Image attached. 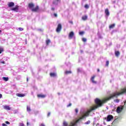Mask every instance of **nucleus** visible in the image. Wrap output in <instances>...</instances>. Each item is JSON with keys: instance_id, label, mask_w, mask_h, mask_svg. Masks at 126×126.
I'll use <instances>...</instances> for the list:
<instances>
[{"instance_id": "nucleus-1", "label": "nucleus", "mask_w": 126, "mask_h": 126, "mask_svg": "<svg viewBox=\"0 0 126 126\" xmlns=\"http://www.w3.org/2000/svg\"><path fill=\"white\" fill-rule=\"evenodd\" d=\"M35 7V4L33 3H29L28 4V7L31 9L32 12H37L39 11V6L37 5Z\"/></svg>"}, {"instance_id": "nucleus-2", "label": "nucleus", "mask_w": 126, "mask_h": 126, "mask_svg": "<svg viewBox=\"0 0 126 126\" xmlns=\"http://www.w3.org/2000/svg\"><path fill=\"white\" fill-rule=\"evenodd\" d=\"M85 118V113L83 115H82L81 116V117H80L79 119H78L76 121V122L75 123H72L71 122L69 126H76V124H77V123H78V122H79V121H80L81 120H82L83 119Z\"/></svg>"}, {"instance_id": "nucleus-3", "label": "nucleus", "mask_w": 126, "mask_h": 126, "mask_svg": "<svg viewBox=\"0 0 126 126\" xmlns=\"http://www.w3.org/2000/svg\"><path fill=\"white\" fill-rule=\"evenodd\" d=\"M124 106L121 105L120 106H118L117 107V109H116V112L118 113V114H120V113H121L123 111V110H124Z\"/></svg>"}, {"instance_id": "nucleus-4", "label": "nucleus", "mask_w": 126, "mask_h": 126, "mask_svg": "<svg viewBox=\"0 0 126 126\" xmlns=\"http://www.w3.org/2000/svg\"><path fill=\"white\" fill-rule=\"evenodd\" d=\"M62 28H63L62 26V24H59L56 29V32H57L58 33L61 32V31L62 30Z\"/></svg>"}, {"instance_id": "nucleus-5", "label": "nucleus", "mask_w": 126, "mask_h": 126, "mask_svg": "<svg viewBox=\"0 0 126 126\" xmlns=\"http://www.w3.org/2000/svg\"><path fill=\"white\" fill-rule=\"evenodd\" d=\"M114 119V116L111 115H109L107 117V122H111Z\"/></svg>"}, {"instance_id": "nucleus-6", "label": "nucleus", "mask_w": 126, "mask_h": 126, "mask_svg": "<svg viewBox=\"0 0 126 126\" xmlns=\"http://www.w3.org/2000/svg\"><path fill=\"white\" fill-rule=\"evenodd\" d=\"M73 36H74V32H70L68 35L69 39H72Z\"/></svg>"}, {"instance_id": "nucleus-7", "label": "nucleus", "mask_w": 126, "mask_h": 126, "mask_svg": "<svg viewBox=\"0 0 126 126\" xmlns=\"http://www.w3.org/2000/svg\"><path fill=\"white\" fill-rule=\"evenodd\" d=\"M19 9V6L18 5H16L15 7L12 8L11 10H13V11H17Z\"/></svg>"}, {"instance_id": "nucleus-8", "label": "nucleus", "mask_w": 126, "mask_h": 126, "mask_svg": "<svg viewBox=\"0 0 126 126\" xmlns=\"http://www.w3.org/2000/svg\"><path fill=\"white\" fill-rule=\"evenodd\" d=\"M38 98H44L46 97V95L43 94H37Z\"/></svg>"}, {"instance_id": "nucleus-9", "label": "nucleus", "mask_w": 126, "mask_h": 126, "mask_svg": "<svg viewBox=\"0 0 126 126\" xmlns=\"http://www.w3.org/2000/svg\"><path fill=\"white\" fill-rule=\"evenodd\" d=\"M95 77V76H93V77H92V78L91 79V80L92 81V83H94V84H96L97 83V82H96V81L94 80Z\"/></svg>"}, {"instance_id": "nucleus-10", "label": "nucleus", "mask_w": 126, "mask_h": 126, "mask_svg": "<svg viewBox=\"0 0 126 126\" xmlns=\"http://www.w3.org/2000/svg\"><path fill=\"white\" fill-rule=\"evenodd\" d=\"M14 5V2H10L8 3V7H13Z\"/></svg>"}, {"instance_id": "nucleus-11", "label": "nucleus", "mask_w": 126, "mask_h": 126, "mask_svg": "<svg viewBox=\"0 0 126 126\" xmlns=\"http://www.w3.org/2000/svg\"><path fill=\"white\" fill-rule=\"evenodd\" d=\"M105 13L106 16H109V15H110V12H109V9L108 8L105 9Z\"/></svg>"}, {"instance_id": "nucleus-12", "label": "nucleus", "mask_w": 126, "mask_h": 126, "mask_svg": "<svg viewBox=\"0 0 126 126\" xmlns=\"http://www.w3.org/2000/svg\"><path fill=\"white\" fill-rule=\"evenodd\" d=\"M50 76L51 77H56L57 76V73H50Z\"/></svg>"}, {"instance_id": "nucleus-13", "label": "nucleus", "mask_w": 126, "mask_h": 126, "mask_svg": "<svg viewBox=\"0 0 126 126\" xmlns=\"http://www.w3.org/2000/svg\"><path fill=\"white\" fill-rule=\"evenodd\" d=\"M115 26H116V24H113L109 25V29H113V28H115Z\"/></svg>"}, {"instance_id": "nucleus-14", "label": "nucleus", "mask_w": 126, "mask_h": 126, "mask_svg": "<svg viewBox=\"0 0 126 126\" xmlns=\"http://www.w3.org/2000/svg\"><path fill=\"white\" fill-rule=\"evenodd\" d=\"M87 18H88L87 15L83 16L82 17V20H84V21L87 20Z\"/></svg>"}, {"instance_id": "nucleus-15", "label": "nucleus", "mask_w": 126, "mask_h": 126, "mask_svg": "<svg viewBox=\"0 0 126 126\" xmlns=\"http://www.w3.org/2000/svg\"><path fill=\"white\" fill-rule=\"evenodd\" d=\"M16 95L18 96V97H24V96H25V94H17Z\"/></svg>"}, {"instance_id": "nucleus-16", "label": "nucleus", "mask_w": 126, "mask_h": 126, "mask_svg": "<svg viewBox=\"0 0 126 126\" xmlns=\"http://www.w3.org/2000/svg\"><path fill=\"white\" fill-rule=\"evenodd\" d=\"M3 108L4 110H10V107L7 105L4 106Z\"/></svg>"}, {"instance_id": "nucleus-17", "label": "nucleus", "mask_w": 126, "mask_h": 126, "mask_svg": "<svg viewBox=\"0 0 126 126\" xmlns=\"http://www.w3.org/2000/svg\"><path fill=\"white\" fill-rule=\"evenodd\" d=\"M59 1H61V0H55V1H53V4H58Z\"/></svg>"}, {"instance_id": "nucleus-18", "label": "nucleus", "mask_w": 126, "mask_h": 126, "mask_svg": "<svg viewBox=\"0 0 126 126\" xmlns=\"http://www.w3.org/2000/svg\"><path fill=\"white\" fill-rule=\"evenodd\" d=\"M115 56L116 57H119V56H120V52L119 51H115Z\"/></svg>"}, {"instance_id": "nucleus-19", "label": "nucleus", "mask_w": 126, "mask_h": 126, "mask_svg": "<svg viewBox=\"0 0 126 126\" xmlns=\"http://www.w3.org/2000/svg\"><path fill=\"white\" fill-rule=\"evenodd\" d=\"M2 79L4 81H8V77H3Z\"/></svg>"}, {"instance_id": "nucleus-20", "label": "nucleus", "mask_w": 126, "mask_h": 126, "mask_svg": "<svg viewBox=\"0 0 126 126\" xmlns=\"http://www.w3.org/2000/svg\"><path fill=\"white\" fill-rule=\"evenodd\" d=\"M50 43H51V40L50 39H47L46 40V45H48Z\"/></svg>"}, {"instance_id": "nucleus-21", "label": "nucleus", "mask_w": 126, "mask_h": 126, "mask_svg": "<svg viewBox=\"0 0 126 126\" xmlns=\"http://www.w3.org/2000/svg\"><path fill=\"white\" fill-rule=\"evenodd\" d=\"M65 74H71V71H66L65 72Z\"/></svg>"}, {"instance_id": "nucleus-22", "label": "nucleus", "mask_w": 126, "mask_h": 126, "mask_svg": "<svg viewBox=\"0 0 126 126\" xmlns=\"http://www.w3.org/2000/svg\"><path fill=\"white\" fill-rule=\"evenodd\" d=\"M27 111L28 112H31V108L29 106L27 107Z\"/></svg>"}, {"instance_id": "nucleus-23", "label": "nucleus", "mask_w": 126, "mask_h": 126, "mask_svg": "<svg viewBox=\"0 0 126 126\" xmlns=\"http://www.w3.org/2000/svg\"><path fill=\"white\" fill-rule=\"evenodd\" d=\"M84 7H85V8L88 9V8H89V5H88V4H86L85 5Z\"/></svg>"}, {"instance_id": "nucleus-24", "label": "nucleus", "mask_w": 126, "mask_h": 126, "mask_svg": "<svg viewBox=\"0 0 126 126\" xmlns=\"http://www.w3.org/2000/svg\"><path fill=\"white\" fill-rule=\"evenodd\" d=\"M2 52H3V48L0 47V54H1V53H2Z\"/></svg>"}, {"instance_id": "nucleus-25", "label": "nucleus", "mask_w": 126, "mask_h": 126, "mask_svg": "<svg viewBox=\"0 0 126 126\" xmlns=\"http://www.w3.org/2000/svg\"><path fill=\"white\" fill-rule=\"evenodd\" d=\"M63 126H67V123H66V122H63Z\"/></svg>"}, {"instance_id": "nucleus-26", "label": "nucleus", "mask_w": 126, "mask_h": 126, "mask_svg": "<svg viewBox=\"0 0 126 126\" xmlns=\"http://www.w3.org/2000/svg\"><path fill=\"white\" fill-rule=\"evenodd\" d=\"M90 124V121H88L86 123H85V125H89Z\"/></svg>"}, {"instance_id": "nucleus-27", "label": "nucleus", "mask_w": 126, "mask_h": 126, "mask_svg": "<svg viewBox=\"0 0 126 126\" xmlns=\"http://www.w3.org/2000/svg\"><path fill=\"white\" fill-rule=\"evenodd\" d=\"M109 62L108 61H106V66H109Z\"/></svg>"}, {"instance_id": "nucleus-28", "label": "nucleus", "mask_w": 126, "mask_h": 126, "mask_svg": "<svg viewBox=\"0 0 126 126\" xmlns=\"http://www.w3.org/2000/svg\"><path fill=\"white\" fill-rule=\"evenodd\" d=\"M82 40L83 42H86V41H87V39L85 38H83L82 39Z\"/></svg>"}, {"instance_id": "nucleus-29", "label": "nucleus", "mask_w": 126, "mask_h": 126, "mask_svg": "<svg viewBox=\"0 0 126 126\" xmlns=\"http://www.w3.org/2000/svg\"><path fill=\"white\" fill-rule=\"evenodd\" d=\"M79 35H83L84 34V32H81L79 33Z\"/></svg>"}, {"instance_id": "nucleus-30", "label": "nucleus", "mask_w": 126, "mask_h": 126, "mask_svg": "<svg viewBox=\"0 0 126 126\" xmlns=\"http://www.w3.org/2000/svg\"><path fill=\"white\" fill-rule=\"evenodd\" d=\"M19 31H23V28H19Z\"/></svg>"}, {"instance_id": "nucleus-31", "label": "nucleus", "mask_w": 126, "mask_h": 126, "mask_svg": "<svg viewBox=\"0 0 126 126\" xmlns=\"http://www.w3.org/2000/svg\"><path fill=\"white\" fill-rule=\"evenodd\" d=\"M5 123L7 125H10V123H9V122H8V121H6V122H5Z\"/></svg>"}, {"instance_id": "nucleus-32", "label": "nucleus", "mask_w": 126, "mask_h": 126, "mask_svg": "<svg viewBox=\"0 0 126 126\" xmlns=\"http://www.w3.org/2000/svg\"><path fill=\"white\" fill-rule=\"evenodd\" d=\"M19 126H24V124L23 123H20Z\"/></svg>"}, {"instance_id": "nucleus-33", "label": "nucleus", "mask_w": 126, "mask_h": 126, "mask_svg": "<svg viewBox=\"0 0 126 126\" xmlns=\"http://www.w3.org/2000/svg\"><path fill=\"white\" fill-rule=\"evenodd\" d=\"M54 16H55V17H58V14H57V13H54Z\"/></svg>"}, {"instance_id": "nucleus-34", "label": "nucleus", "mask_w": 126, "mask_h": 126, "mask_svg": "<svg viewBox=\"0 0 126 126\" xmlns=\"http://www.w3.org/2000/svg\"><path fill=\"white\" fill-rule=\"evenodd\" d=\"M76 114H77V113H78V109L77 108L75 109V110Z\"/></svg>"}, {"instance_id": "nucleus-35", "label": "nucleus", "mask_w": 126, "mask_h": 126, "mask_svg": "<svg viewBox=\"0 0 126 126\" xmlns=\"http://www.w3.org/2000/svg\"><path fill=\"white\" fill-rule=\"evenodd\" d=\"M77 71H78V72H81V70H80V68H78L77 69Z\"/></svg>"}, {"instance_id": "nucleus-36", "label": "nucleus", "mask_w": 126, "mask_h": 126, "mask_svg": "<svg viewBox=\"0 0 126 126\" xmlns=\"http://www.w3.org/2000/svg\"><path fill=\"white\" fill-rule=\"evenodd\" d=\"M71 105H72L71 103H69V104L67 105V108H68V107H70Z\"/></svg>"}, {"instance_id": "nucleus-37", "label": "nucleus", "mask_w": 126, "mask_h": 126, "mask_svg": "<svg viewBox=\"0 0 126 126\" xmlns=\"http://www.w3.org/2000/svg\"><path fill=\"white\" fill-rule=\"evenodd\" d=\"M2 126H7L6 124L3 123L2 124Z\"/></svg>"}, {"instance_id": "nucleus-38", "label": "nucleus", "mask_w": 126, "mask_h": 126, "mask_svg": "<svg viewBox=\"0 0 126 126\" xmlns=\"http://www.w3.org/2000/svg\"><path fill=\"white\" fill-rule=\"evenodd\" d=\"M115 101L117 102V103H119L120 102V100L119 99H116Z\"/></svg>"}, {"instance_id": "nucleus-39", "label": "nucleus", "mask_w": 126, "mask_h": 126, "mask_svg": "<svg viewBox=\"0 0 126 126\" xmlns=\"http://www.w3.org/2000/svg\"><path fill=\"white\" fill-rule=\"evenodd\" d=\"M0 63L4 64V63H5V62H4V61H1Z\"/></svg>"}, {"instance_id": "nucleus-40", "label": "nucleus", "mask_w": 126, "mask_h": 126, "mask_svg": "<svg viewBox=\"0 0 126 126\" xmlns=\"http://www.w3.org/2000/svg\"><path fill=\"white\" fill-rule=\"evenodd\" d=\"M51 10H52L53 11H54V10H55V7H52V8H51Z\"/></svg>"}, {"instance_id": "nucleus-41", "label": "nucleus", "mask_w": 126, "mask_h": 126, "mask_svg": "<svg viewBox=\"0 0 126 126\" xmlns=\"http://www.w3.org/2000/svg\"><path fill=\"white\" fill-rule=\"evenodd\" d=\"M50 115H51V113L49 112L47 115L48 117H50Z\"/></svg>"}, {"instance_id": "nucleus-42", "label": "nucleus", "mask_w": 126, "mask_h": 126, "mask_svg": "<svg viewBox=\"0 0 126 126\" xmlns=\"http://www.w3.org/2000/svg\"><path fill=\"white\" fill-rule=\"evenodd\" d=\"M69 22L70 23V24H73V22L72 21H69Z\"/></svg>"}, {"instance_id": "nucleus-43", "label": "nucleus", "mask_w": 126, "mask_h": 126, "mask_svg": "<svg viewBox=\"0 0 126 126\" xmlns=\"http://www.w3.org/2000/svg\"><path fill=\"white\" fill-rule=\"evenodd\" d=\"M2 97V94H0V99Z\"/></svg>"}, {"instance_id": "nucleus-44", "label": "nucleus", "mask_w": 126, "mask_h": 126, "mask_svg": "<svg viewBox=\"0 0 126 126\" xmlns=\"http://www.w3.org/2000/svg\"><path fill=\"white\" fill-rule=\"evenodd\" d=\"M39 126H45L44 124H41Z\"/></svg>"}, {"instance_id": "nucleus-45", "label": "nucleus", "mask_w": 126, "mask_h": 126, "mask_svg": "<svg viewBox=\"0 0 126 126\" xmlns=\"http://www.w3.org/2000/svg\"><path fill=\"white\" fill-rule=\"evenodd\" d=\"M100 72V69H97V72Z\"/></svg>"}, {"instance_id": "nucleus-46", "label": "nucleus", "mask_w": 126, "mask_h": 126, "mask_svg": "<svg viewBox=\"0 0 126 126\" xmlns=\"http://www.w3.org/2000/svg\"><path fill=\"white\" fill-rule=\"evenodd\" d=\"M27 126H29V123L27 122Z\"/></svg>"}, {"instance_id": "nucleus-47", "label": "nucleus", "mask_w": 126, "mask_h": 126, "mask_svg": "<svg viewBox=\"0 0 126 126\" xmlns=\"http://www.w3.org/2000/svg\"><path fill=\"white\" fill-rule=\"evenodd\" d=\"M1 33V30H0V33Z\"/></svg>"}, {"instance_id": "nucleus-48", "label": "nucleus", "mask_w": 126, "mask_h": 126, "mask_svg": "<svg viewBox=\"0 0 126 126\" xmlns=\"http://www.w3.org/2000/svg\"><path fill=\"white\" fill-rule=\"evenodd\" d=\"M27 81H28V78H27Z\"/></svg>"}, {"instance_id": "nucleus-49", "label": "nucleus", "mask_w": 126, "mask_h": 126, "mask_svg": "<svg viewBox=\"0 0 126 126\" xmlns=\"http://www.w3.org/2000/svg\"><path fill=\"white\" fill-rule=\"evenodd\" d=\"M58 95H60V93H58Z\"/></svg>"}]
</instances>
